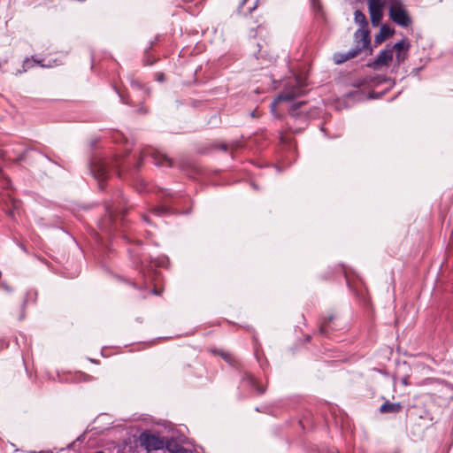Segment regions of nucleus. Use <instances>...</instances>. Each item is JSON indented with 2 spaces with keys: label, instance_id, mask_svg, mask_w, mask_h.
Returning <instances> with one entry per match:
<instances>
[{
  "label": "nucleus",
  "instance_id": "f257e3e1",
  "mask_svg": "<svg viewBox=\"0 0 453 453\" xmlns=\"http://www.w3.org/2000/svg\"><path fill=\"white\" fill-rule=\"evenodd\" d=\"M257 4L258 0H242L238 5L237 12L243 17L250 15L252 18V13L256 11ZM246 25L250 30V35L254 37L265 29V21L262 18L255 20L249 19Z\"/></svg>",
  "mask_w": 453,
  "mask_h": 453
},
{
  "label": "nucleus",
  "instance_id": "f03ea898",
  "mask_svg": "<svg viewBox=\"0 0 453 453\" xmlns=\"http://www.w3.org/2000/svg\"><path fill=\"white\" fill-rule=\"evenodd\" d=\"M119 162L117 159L110 161L101 158H94L89 164V170L92 176L98 181L100 189H104L103 182L108 178L110 168H119Z\"/></svg>",
  "mask_w": 453,
  "mask_h": 453
},
{
  "label": "nucleus",
  "instance_id": "7ed1b4c3",
  "mask_svg": "<svg viewBox=\"0 0 453 453\" xmlns=\"http://www.w3.org/2000/svg\"><path fill=\"white\" fill-rule=\"evenodd\" d=\"M388 16L394 23L402 27H408L412 23L403 4L399 6H388Z\"/></svg>",
  "mask_w": 453,
  "mask_h": 453
},
{
  "label": "nucleus",
  "instance_id": "20e7f679",
  "mask_svg": "<svg viewBox=\"0 0 453 453\" xmlns=\"http://www.w3.org/2000/svg\"><path fill=\"white\" fill-rule=\"evenodd\" d=\"M149 156L151 157L153 163L157 166L170 167L173 165V161L167 155L161 153L159 151L143 150L141 152L140 158H139L138 162L135 164V168L137 170L140 168L143 158H145Z\"/></svg>",
  "mask_w": 453,
  "mask_h": 453
},
{
  "label": "nucleus",
  "instance_id": "39448f33",
  "mask_svg": "<svg viewBox=\"0 0 453 453\" xmlns=\"http://www.w3.org/2000/svg\"><path fill=\"white\" fill-rule=\"evenodd\" d=\"M140 439L142 444L144 445L149 451L164 449L165 448V439L150 432H143Z\"/></svg>",
  "mask_w": 453,
  "mask_h": 453
},
{
  "label": "nucleus",
  "instance_id": "423d86ee",
  "mask_svg": "<svg viewBox=\"0 0 453 453\" xmlns=\"http://www.w3.org/2000/svg\"><path fill=\"white\" fill-rule=\"evenodd\" d=\"M355 46L352 48L361 53L364 50L369 48L371 38L369 28L359 27L354 34Z\"/></svg>",
  "mask_w": 453,
  "mask_h": 453
},
{
  "label": "nucleus",
  "instance_id": "0eeeda50",
  "mask_svg": "<svg viewBox=\"0 0 453 453\" xmlns=\"http://www.w3.org/2000/svg\"><path fill=\"white\" fill-rule=\"evenodd\" d=\"M258 50L254 52L257 60L259 61L261 67H266L273 65L276 61V56L271 52L267 45L257 43Z\"/></svg>",
  "mask_w": 453,
  "mask_h": 453
},
{
  "label": "nucleus",
  "instance_id": "6e6552de",
  "mask_svg": "<svg viewBox=\"0 0 453 453\" xmlns=\"http://www.w3.org/2000/svg\"><path fill=\"white\" fill-rule=\"evenodd\" d=\"M383 2L382 0H369L368 7L371 17V22L373 27H377L383 16Z\"/></svg>",
  "mask_w": 453,
  "mask_h": 453
},
{
  "label": "nucleus",
  "instance_id": "1a4fd4ad",
  "mask_svg": "<svg viewBox=\"0 0 453 453\" xmlns=\"http://www.w3.org/2000/svg\"><path fill=\"white\" fill-rule=\"evenodd\" d=\"M302 95H303V89L301 87H295L292 88L291 89H286L280 92L274 99V101L272 103V111H273L275 110L278 102H290Z\"/></svg>",
  "mask_w": 453,
  "mask_h": 453
},
{
  "label": "nucleus",
  "instance_id": "9d476101",
  "mask_svg": "<svg viewBox=\"0 0 453 453\" xmlns=\"http://www.w3.org/2000/svg\"><path fill=\"white\" fill-rule=\"evenodd\" d=\"M393 51L391 44H387L385 49L382 50L378 55L377 58L372 63L368 64L369 67L377 69L380 66L387 65L392 60Z\"/></svg>",
  "mask_w": 453,
  "mask_h": 453
},
{
  "label": "nucleus",
  "instance_id": "9b49d317",
  "mask_svg": "<svg viewBox=\"0 0 453 453\" xmlns=\"http://www.w3.org/2000/svg\"><path fill=\"white\" fill-rule=\"evenodd\" d=\"M241 387L250 391L254 390L259 395H262L265 392V388L259 386L257 380L247 372L242 373Z\"/></svg>",
  "mask_w": 453,
  "mask_h": 453
},
{
  "label": "nucleus",
  "instance_id": "f8f14e48",
  "mask_svg": "<svg viewBox=\"0 0 453 453\" xmlns=\"http://www.w3.org/2000/svg\"><path fill=\"white\" fill-rule=\"evenodd\" d=\"M115 212L116 210L113 209L111 205L108 204L106 206V214L98 223V226L102 232L108 234L112 231L114 225L113 214Z\"/></svg>",
  "mask_w": 453,
  "mask_h": 453
},
{
  "label": "nucleus",
  "instance_id": "ddd939ff",
  "mask_svg": "<svg viewBox=\"0 0 453 453\" xmlns=\"http://www.w3.org/2000/svg\"><path fill=\"white\" fill-rule=\"evenodd\" d=\"M403 409L401 403H392L389 400H385L380 407V412L381 414H397L400 413Z\"/></svg>",
  "mask_w": 453,
  "mask_h": 453
},
{
  "label": "nucleus",
  "instance_id": "4468645a",
  "mask_svg": "<svg viewBox=\"0 0 453 453\" xmlns=\"http://www.w3.org/2000/svg\"><path fill=\"white\" fill-rule=\"evenodd\" d=\"M168 453H192L190 449H185L173 438L165 440V448Z\"/></svg>",
  "mask_w": 453,
  "mask_h": 453
},
{
  "label": "nucleus",
  "instance_id": "2eb2a0df",
  "mask_svg": "<svg viewBox=\"0 0 453 453\" xmlns=\"http://www.w3.org/2000/svg\"><path fill=\"white\" fill-rule=\"evenodd\" d=\"M395 30L387 25H382L380 28V32L375 35V44L382 43L387 38L393 35Z\"/></svg>",
  "mask_w": 453,
  "mask_h": 453
},
{
  "label": "nucleus",
  "instance_id": "dca6fc26",
  "mask_svg": "<svg viewBox=\"0 0 453 453\" xmlns=\"http://www.w3.org/2000/svg\"><path fill=\"white\" fill-rule=\"evenodd\" d=\"M357 55H359L358 50L350 49L346 53H335L333 58L335 64L340 65L346 62L347 60L356 58Z\"/></svg>",
  "mask_w": 453,
  "mask_h": 453
},
{
  "label": "nucleus",
  "instance_id": "f3484780",
  "mask_svg": "<svg viewBox=\"0 0 453 453\" xmlns=\"http://www.w3.org/2000/svg\"><path fill=\"white\" fill-rule=\"evenodd\" d=\"M211 352L213 354L218 355L220 357H222L230 365L234 366L237 363L234 357L228 351H226L224 349H211Z\"/></svg>",
  "mask_w": 453,
  "mask_h": 453
},
{
  "label": "nucleus",
  "instance_id": "a211bd4d",
  "mask_svg": "<svg viewBox=\"0 0 453 453\" xmlns=\"http://www.w3.org/2000/svg\"><path fill=\"white\" fill-rule=\"evenodd\" d=\"M334 319V315H328L324 317L320 320L319 333L322 335H327L329 331V324Z\"/></svg>",
  "mask_w": 453,
  "mask_h": 453
},
{
  "label": "nucleus",
  "instance_id": "6ab92c4d",
  "mask_svg": "<svg viewBox=\"0 0 453 453\" xmlns=\"http://www.w3.org/2000/svg\"><path fill=\"white\" fill-rule=\"evenodd\" d=\"M355 22L363 28H368V21L365 15L360 11L356 10L354 12Z\"/></svg>",
  "mask_w": 453,
  "mask_h": 453
},
{
  "label": "nucleus",
  "instance_id": "aec40b11",
  "mask_svg": "<svg viewBox=\"0 0 453 453\" xmlns=\"http://www.w3.org/2000/svg\"><path fill=\"white\" fill-rule=\"evenodd\" d=\"M392 51H405L408 52L410 49V43L405 40H401L397 42L395 45H391Z\"/></svg>",
  "mask_w": 453,
  "mask_h": 453
},
{
  "label": "nucleus",
  "instance_id": "412c9836",
  "mask_svg": "<svg viewBox=\"0 0 453 453\" xmlns=\"http://www.w3.org/2000/svg\"><path fill=\"white\" fill-rule=\"evenodd\" d=\"M33 153L35 155H37V156H41V153L37 150H25L24 151H22L15 159L14 161L17 162V163H19V162H22V161H26L29 155Z\"/></svg>",
  "mask_w": 453,
  "mask_h": 453
},
{
  "label": "nucleus",
  "instance_id": "4be33fe9",
  "mask_svg": "<svg viewBox=\"0 0 453 453\" xmlns=\"http://www.w3.org/2000/svg\"><path fill=\"white\" fill-rule=\"evenodd\" d=\"M152 213L156 216H163L169 211V208L164 205L155 206L152 209Z\"/></svg>",
  "mask_w": 453,
  "mask_h": 453
},
{
  "label": "nucleus",
  "instance_id": "5701e85b",
  "mask_svg": "<svg viewBox=\"0 0 453 453\" xmlns=\"http://www.w3.org/2000/svg\"><path fill=\"white\" fill-rule=\"evenodd\" d=\"M153 45V42H150V45L149 47V49L146 50V52H145V57L143 58V62L146 65H151L155 63L156 59L151 57L149 53V50L152 47Z\"/></svg>",
  "mask_w": 453,
  "mask_h": 453
},
{
  "label": "nucleus",
  "instance_id": "b1692460",
  "mask_svg": "<svg viewBox=\"0 0 453 453\" xmlns=\"http://www.w3.org/2000/svg\"><path fill=\"white\" fill-rule=\"evenodd\" d=\"M303 104H304V102H299L296 104H293L289 109V114L291 115V117L296 118V116H298L299 114L296 113V111Z\"/></svg>",
  "mask_w": 453,
  "mask_h": 453
},
{
  "label": "nucleus",
  "instance_id": "393cba45",
  "mask_svg": "<svg viewBox=\"0 0 453 453\" xmlns=\"http://www.w3.org/2000/svg\"><path fill=\"white\" fill-rule=\"evenodd\" d=\"M408 57V52L397 51L395 54V59L397 63H403Z\"/></svg>",
  "mask_w": 453,
  "mask_h": 453
},
{
  "label": "nucleus",
  "instance_id": "a878e982",
  "mask_svg": "<svg viewBox=\"0 0 453 453\" xmlns=\"http://www.w3.org/2000/svg\"><path fill=\"white\" fill-rule=\"evenodd\" d=\"M383 5L388 4L389 6H399L403 4L402 0H382Z\"/></svg>",
  "mask_w": 453,
  "mask_h": 453
},
{
  "label": "nucleus",
  "instance_id": "bb28decb",
  "mask_svg": "<svg viewBox=\"0 0 453 453\" xmlns=\"http://www.w3.org/2000/svg\"><path fill=\"white\" fill-rule=\"evenodd\" d=\"M279 138H280V142L281 143H288V139L287 138V136L285 135V134L283 132L280 133Z\"/></svg>",
  "mask_w": 453,
  "mask_h": 453
},
{
  "label": "nucleus",
  "instance_id": "cd10ccee",
  "mask_svg": "<svg viewBox=\"0 0 453 453\" xmlns=\"http://www.w3.org/2000/svg\"><path fill=\"white\" fill-rule=\"evenodd\" d=\"M311 3L314 9H317V10L320 9L319 0H311Z\"/></svg>",
  "mask_w": 453,
  "mask_h": 453
},
{
  "label": "nucleus",
  "instance_id": "c85d7f7f",
  "mask_svg": "<svg viewBox=\"0 0 453 453\" xmlns=\"http://www.w3.org/2000/svg\"><path fill=\"white\" fill-rule=\"evenodd\" d=\"M8 346V342L5 340H0V348L4 349Z\"/></svg>",
  "mask_w": 453,
  "mask_h": 453
},
{
  "label": "nucleus",
  "instance_id": "c756f323",
  "mask_svg": "<svg viewBox=\"0 0 453 453\" xmlns=\"http://www.w3.org/2000/svg\"><path fill=\"white\" fill-rule=\"evenodd\" d=\"M219 149H220L221 150L223 151H226L227 149H228V146L226 144V143H221L219 146Z\"/></svg>",
  "mask_w": 453,
  "mask_h": 453
},
{
  "label": "nucleus",
  "instance_id": "7c9ffc66",
  "mask_svg": "<svg viewBox=\"0 0 453 453\" xmlns=\"http://www.w3.org/2000/svg\"><path fill=\"white\" fill-rule=\"evenodd\" d=\"M2 177L4 178V180L5 181L4 186L7 188L9 186V184L11 183V180H10L9 178H7V177H5L4 175H2Z\"/></svg>",
  "mask_w": 453,
  "mask_h": 453
},
{
  "label": "nucleus",
  "instance_id": "2f4dec72",
  "mask_svg": "<svg viewBox=\"0 0 453 453\" xmlns=\"http://www.w3.org/2000/svg\"><path fill=\"white\" fill-rule=\"evenodd\" d=\"M25 304H26V303H23V306H22V310L24 309ZM24 317H25V315H24V311H21V314H20V316H19V320H22V319H24Z\"/></svg>",
  "mask_w": 453,
  "mask_h": 453
},
{
  "label": "nucleus",
  "instance_id": "473e14b6",
  "mask_svg": "<svg viewBox=\"0 0 453 453\" xmlns=\"http://www.w3.org/2000/svg\"><path fill=\"white\" fill-rule=\"evenodd\" d=\"M131 85H132L133 87H137V88H140V87H141V85L139 84V82H138V81H131Z\"/></svg>",
  "mask_w": 453,
  "mask_h": 453
},
{
  "label": "nucleus",
  "instance_id": "72a5a7b5",
  "mask_svg": "<svg viewBox=\"0 0 453 453\" xmlns=\"http://www.w3.org/2000/svg\"><path fill=\"white\" fill-rule=\"evenodd\" d=\"M139 112L147 113V110H144L142 107L138 110Z\"/></svg>",
  "mask_w": 453,
  "mask_h": 453
},
{
  "label": "nucleus",
  "instance_id": "f704fd0d",
  "mask_svg": "<svg viewBox=\"0 0 453 453\" xmlns=\"http://www.w3.org/2000/svg\"><path fill=\"white\" fill-rule=\"evenodd\" d=\"M143 219L148 223L150 222L149 218L146 215L143 216Z\"/></svg>",
  "mask_w": 453,
  "mask_h": 453
},
{
  "label": "nucleus",
  "instance_id": "c9c22d12",
  "mask_svg": "<svg viewBox=\"0 0 453 453\" xmlns=\"http://www.w3.org/2000/svg\"><path fill=\"white\" fill-rule=\"evenodd\" d=\"M164 195H165V196H170L171 194H170V193H168V192H166V191H164Z\"/></svg>",
  "mask_w": 453,
  "mask_h": 453
},
{
  "label": "nucleus",
  "instance_id": "e433bc0d",
  "mask_svg": "<svg viewBox=\"0 0 453 453\" xmlns=\"http://www.w3.org/2000/svg\"><path fill=\"white\" fill-rule=\"evenodd\" d=\"M31 453H42V451H40V452L32 451Z\"/></svg>",
  "mask_w": 453,
  "mask_h": 453
},
{
  "label": "nucleus",
  "instance_id": "4c0bfd02",
  "mask_svg": "<svg viewBox=\"0 0 453 453\" xmlns=\"http://www.w3.org/2000/svg\"><path fill=\"white\" fill-rule=\"evenodd\" d=\"M332 453H338V451H334V452H332Z\"/></svg>",
  "mask_w": 453,
  "mask_h": 453
}]
</instances>
